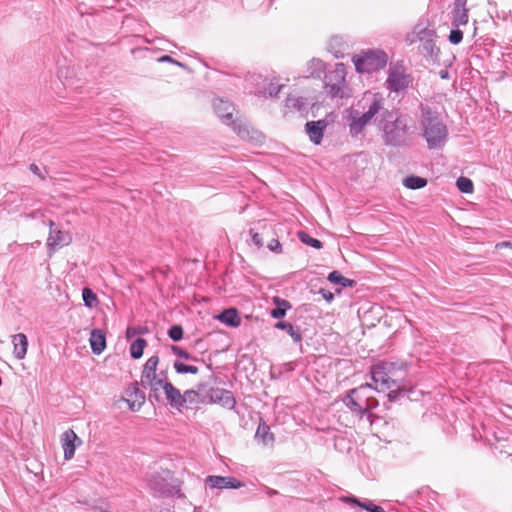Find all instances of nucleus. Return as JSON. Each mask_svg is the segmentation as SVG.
Returning a JSON list of instances; mask_svg holds the SVG:
<instances>
[{
    "instance_id": "1",
    "label": "nucleus",
    "mask_w": 512,
    "mask_h": 512,
    "mask_svg": "<svg viewBox=\"0 0 512 512\" xmlns=\"http://www.w3.org/2000/svg\"><path fill=\"white\" fill-rule=\"evenodd\" d=\"M408 115L402 114L398 109L389 110L384 107L381 117L376 123L382 138L387 146L404 148L413 143V130Z\"/></svg>"
},
{
    "instance_id": "2",
    "label": "nucleus",
    "mask_w": 512,
    "mask_h": 512,
    "mask_svg": "<svg viewBox=\"0 0 512 512\" xmlns=\"http://www.w3.org/2000/svg\"><path fill=\"white\" fill-rule=\"evenodd\" d=\"M361 103L362 108L366 109L360 112L358 109L350 108L347 110V121L349 132L352 137H357L363 133L364 129L372 120L376 122L377 117H381L384 109L385 99L380 93L365 96Z\"/></svg>"
},
{
    "instance_id": "3",
    "label": "nucleus",
    "mask_w": 512,
    "mask_h": 512,
    "mask_svg": "<svg viewBox=\"0 0 512 512\" xmlns=\"http://www.w3.org/2000/svg\"><path fill=\"white\" fill-rule=\"evenodd\" d=\"M213 109L221 121L230 126L237 135L245 141L257 140L258 131L251 128L245 121L234 118L235 106L232 102L222 98L213 100Z\"/></svg>"
},
{
    "instance_id": "4",
    "label": "nucleus",
    "mask_w": 512,
    "mask_h": 512,
    "mask_svg": "<svg viewBox=\"0 0 512 512\" xmlns=\"http://www.w3.org/2000/svg\"><path fill=\"white\" fill-rule=\"evenodd\" d=\"M387 372V368H383L379 362L371 366V380L375 384L373 390L385 392L389 390L387 397L390 402H397L403 398L411 399L410 393L412 389H406L398 383L397 378H392Z\"/></svg>"
},
{
    "instance_id": "5",
    "label": "nucleus",
    "mask_w": 512,
    "mask_h": 512,
    "mask_svg": "<svg viewBox=\"0 0 512 512\" xmlns=\"http://www.w3.org/2000/svg\"><path fill=\"white\" fill-rule=\"evenodd\" d=\"M423 136L429 149L441 148L447 138V127L436 112L427 109L422 118Z\"/></svg>"
},
{
    "instance_id": "6",
    "label": "nucleus",
    "mask_w": 512,
    "mask_h": 512,
    "mask_svg": "<svg viewBox=\"0 0 512 512\" xmlns=\"http://www.w3.org/2000/svg\"><path fill=\"white\" fill-rule=\"evenodd\" d=\"M352 61L358 73H374L383 69L388 62L386 52L380 49H368L361 54L354 55Z\"/></svg>"
},
{
    "instance_id": "7",
    "label": "nucleus",
    "mask_w": 512,
    "mask_h": 512,
    "mask_svg": "<svg viewBox=\"0 0 512 512\" xmlns=\"http://www.w3.org/2000/svg\"><path fill=\"white\" fill-rule=\"evenodd\" d=\"M373 391L372 384H362L356 388H353L347 392L343 397V403L356 415L362 418L367 414L368 396Z\"/></svg>"
},
{
    "instance_id": "8",
    "label": "nucleus",
    "mask_w": 512,
    "mask_h": 512,
    "mask_svg": "<svg viewBox=\"0 0 512 512\" xmlns=\"http://www.w3.org/2000/svg\"><path fill=\"white\" fill-rule=\"evenodd\" d=\"M346 69L343 63H336L333 69L325 70L322 81L327 94L331 98L343 97Z\"/></svg>"
},
{
    "instance_id": "9",
    "label": "nucleus",
    "mask_w": 512,
    "mask_h": 512,
    "mask_svg": "<svg viewBox=\"0 0 512 512\" xmlns=\"http://www.w3.org/2000/svg\"><path fill=\"white\" fill-rule=\"evenodd\" d=\"M413 77L405 72L402 65L390 66L386 79V87L391 92H403L412 84Z\"/></svg>"
},
{
    "instance_id": "10",
    "label": "nucleus",
    "mask_w": 512,
    "mask_h": 512,
    "mask_svg": "<svg viewBox=\"0 0 512 512\" xmlns=\"http://www.w3.org/2000/svg\"><path fill=\"white\" fill-rule=\"evenodd\" d=\"M159 364V357L157 355H153L147 359L144 364L143 371L141 374L140 385L143 388H147V385L161 384V382H165V378H160L157 376V366Z\"/></svg>"
},
{
    "instance_id": "11",
    "label": "nucleus",
    "mask_w": 512,
    "mask_h": 512,
    "mask_svg": "<svg viewBox=\"0 0 512 512\" xmlns=\"http://www.w3.org/2000/svg\"><path fill=\"white\" fill-rule=\"evenodd\" d=\"M211 489H239L244 483L232 476L209 475L205 480Z\"/></svg>"
},
{
    "instance_id": "12",
    "label": "nucleus",
    "mask_w": 512,
    "mask_h": 512,
    "mask_svg": "<svg viewBox=\"0 0 512 512\" xmlns=\"http://www.w3.org/2000/svg\"><path fill=\"white\" fill-rule=\"evenodd\" d=\"M161 388L164 391L165 398L167 400V404L171 409L176 410L178 412H182V398L183 393L180 392L178 388H176L170 381L166 380L165 382H161Z\"/></svg>"
},
{
    "instance_id": "13",
    "label": "nucleus",
    "mask_w": 512,
    "mask_h": 512,
    "mask_svg": "<svg viewBox=\"0 0 512 512\" xmlns=\"http://www.w3.org/2000/svg\"><path fill=\"white\" fill-rule=\"evenodd\" d=\"M339 500L352 508L358 507L367 512H385L381 506L376 505L373 501L366 498L361 499L351 494L341 496Z\"/></svg>"
},
{
    "instance_id": "14",
    "label": "nucleus",
    "mask_w": 512,
    "mask_h": 512,
    "mask_svg": "<svg viewBox=\"0 0 512 512\" xmlns=\"http://www.w3.org/2000/svg\"><path fill=\"white\" fill-rule=\"evenodd\" d=\"M327 126L328 122L325 119L306 122L305 132L314 145L321 144Z\"/></svg>"
},
{
    "instance_id": "15",
    "label": "nucleus",
    "mask_w": 512,
    "mask_h": 512,
    "mask_svg": "<svg viewBox=\"0 0 512 512\" xmlns=\"http://www.w3.org/2000/svg\"><path fill=\"white\" fill-rule=\"evenodd\" d=\"M50 233L47 239V247L50 251H55L59 247L68 245L71 242V236L68 232L54 229L55 223L50 221Z\"/></svg>"
},
{
    "instance_id": "16",
    "label": "nucleus",
    "mask_w": 512,
    "mask_h": 512,
    "mask_svg": "<svg viewBox=\"0 0 512 512\" xmlns=\"http://www.w3.org/2000/svg\"><path fill=\"white\" fill-rule=\"evenodd\" d=\"M208 396L211 402L219 403L227 409H233L236 405L233 393L223 388H211Z\"/></svg>"
},
{
    "instance_id": "17",
    "label": "nucleus",
    "mask_w": 512,
    "mask_h": 512,
    "mask_svg": "<svg viewBox=\"0 0 512 512\" xmlns=\"http://www.w3.org/2000/svg\"><path fill=\"white\" fill-rule=\"evenodd\" d=\"M61 441L64 451V459L71 460L75 455L77 446L82 443L81 439L72 429H68L62 434Z\"/></svg>"
},
{
    "instance_id": "18",
    "label": "nucleus",
    "mask_w": 512,
    "mask_h": 512,
    "mask_svg": "<svg viewBox=\"0 0 512 512\" xmlns=\"http://www.w3.org/2000/svg\"><path fill=\"white\" fill-rule=\"evenodd\" d=\"M150 488L154 491L158 492L163 496H173L178 495V497H182L180 489L176 486L169 484L164 478L160 476H154L149 481Z\"/></svg>"
},
{
    "instance_id": "19",
    "label": "nucleus",
    "mask_w": 512,
    "mask_h": 512,
    "mask_svg": "<svg viewBox=\"0 0 512 512\" xmlns=\"http://www.w3.org/2000/svg\"><path fill=\"white\" fill-rule=\"evenodd\" d=\"M424 493H426L424 489L414 490L407 494L402 501H398V503L405 505L412 512L420 511L425 502Z\"/></svg>"
},
{
    "instance_id": "20",
    "label": "nucleus",
    "mask_w": 512,
    "mask_h": 512,
    "mask_svg": "<svg viewBox=\"0 0 512 512\" xmlns=\"http://www.w3.org/2000/svg\"><path fill=\"white\" fill-rule=\"evenodd\" d=\"M204 387L203 384L198 385V390L194 389H188L184 391L183 393V400H182V411L184 409L186 410H195L197 411L199 409V404L203 403L204 401L201 399L199 391L202 390Z\"/></svg>"
},
{
    "instance_id": "21",
    "label": "nucleus",
    "mask_w": 512,
    "mask_h": 512,
    "mask_svg": "<svg viewBox=\"0 0 512 512\" xmlns=\"http://www.w3.org/2000/svg\"><path fill=\"white\" fill-rule=\"evenodd\" d=\"M327 49L336 59H342L349 54V44L341 36L331 37Z\"/></svg>"
},
{
    "instance_id": "22",
    "label": "nucleus",
    "mask_w": 512,
    "mask_h": 512,
    "mask_svg": "<svg viewBox=\"0 0 512 512\" xmlns=\"http://www.w3.org/2000/svg\"><path fill=\"white\" fill-rule=\"evenodd\" d=\"M467 0H455L453 7L452 26L459 27L468 23V11L465 8Z\"/></svg>"
},
{
    "instance_id": "23",
    "label": "nucleus",
    "mask_w": 512,
    "mask_h": 512,
    "mask_svg": "<svg viewBox=\"0 0 512 512\" xmlns=\"http://www.w3.org/2000/svg\"><path fill=\"white\" fill-rule=\"evenodd\" d=\"M128 396L130 397V399H127L130 410L133 412L139 411L145 403L146 395L144 391L139 388L138 382L132 384V388Z\"/></svg>"
},
{
    "instance_id": "24",
    "label": "nucleus",
    "mask_w": 512,
    "mask_h": 512,
    "mask_svg": "<svg viewBox=\"0 0 512 512\" xmlns=\"http://www.w3.org/2000/svg\"><path fill=\"white\" fill-rule=\"evenodd\" d=\"M89 342L92 353L100 355L106 348V335L101 329L95 328L91 331Z\"/></svg>"
},
{
    "instance_id": "25",
    "label": "nucleus",
    "mask_w": 512,
    "mask_h": 512,
    "mask_svg": "<svg viewBox=\"0 0 512 512\" xmlns=\"http://www.w3.org/2000/svg\"><path fill=\"white\" fill-rule=\"evenodd\" d=\"M221 323L231 328H237L241 324V318L236 308H227L216 317Z\"/></svg>"
},
{
    "instance_id": "26",
    "label": "nucleus",
    "mask_w": 512,
    "mask_h": 512,
    "mask_svg": "<svg viewBox=\"0 0 512 512\" xmlns=\"http://www.w3.org/2000/svg\"><path fill=\"white\" fill-rule=\"evenodd\" d=\"M272 300L274 308L270 310V316L280 321L285 317L287 311L292 308V305L288 300L279 296L273 297Z\"/></svg>"
},
{
    "instance_id": "27",
    "label": "nucleus",
    "mask_w": 512,
    "mask_h": 512,
    "mask_svg": "<svg viewBox=\"0 0 512 512\" xmlns=\"http://www.w3.org/2000/svg\"><path fill=\"white\" fill-rule=\"evenodd\" d=\"M12 343L14 346L13 354L15 358L21 360L25 357L28 349V339L24 333L15 334L12 337Z\"/></svg>"
},
{
    "instance_id": "28",
    "label": "nucleus",
    "mask_w": 512,
    "mask_h": 512,
    "mask_svg": "<svg viewBox=\"0 0 512 512\" xmlns=\"http://www.w3.org/2000/svg\"><path fill=\"white\" fill-rule=\"evenodd\" d=\"M274 328L286 331L291 336L295 343L301 344L302 333L298 326H294L292 323L288 321L280 320L274 324Z\"/></svg>"
},
{
    "instance_id": "29",
    "label": "nucleus",
    "mask_w": 512,
    "mask_h": 512,
    "mask_svg": "<svg viewBox=\"0 0 512 512\" xmlns=\"http://www.w3.org/2000/svg\"><path fill=\"white\" fill-rule=\"evenodd\" d=\"M420 52L425 58L430 59L433 62L439 61L440 49L436 46L434 38L422 42Z\"/></svg>"
},
{
    "instance_id": "30",
    "label": "nucleus",
    "mask_w": 512,
    "mask_h": 512,
    "mask_svg": "<svg viewBox=\"0 0 512 512\" xmlns=\"http://www.w3.org/2000/svg\"><path fill=\"white\" fill-rule=\"evenodd\" d=\"M255 438L265 446L272 445L275 441L274 434L270 432V427L265 422L259 423Z\"/></svg>"
},
{
    "instance_id": "31",
    "label": "nucleus",
    "mask_w": 512,
    "mask_h": 512,
    "mask_svg": "<svg viewBox=\"0 0 512 512\" xmlns=\"http://www.w3.org/2000/svg\"><path fill=\"white\" fill-rule=\"evenodd\" d=\"M327 280L331 284L338 285L343 288H353L356 285L355 280L343 276L338 270L331 271L327 276Z\"/></svg>"
},
{
    "instance_id": "32",
    "label": "nucleus",
    "mask_w": 512,
    "mask_h": 512,
    "mask_svg": "<svg viewBox=\"0 0 512 512\" xmlns=\"http://www.w3.org/2000/svg\"><path fill=\"white\" fill-rule=\"evenodd\" d=\"M326 69V64L319 58H313L307 63L309 76L316 79H321Z\"/></svg>"
},
{
    "instance_id": "33",
    "label": "nucleus",
    "mask_w": 512,
    "mask_h": 512,
    "mask_svg": "<svg viewBox=\"0 0 512 512\" xmlns=\"http://www.w3.org/2000/svg\"><path fill=\"white\" fill-rule=\"evenodd\" d=\"M427 183L428 181L426 178L414 174L407 175L402 181L403 186L410 190L424 188Z\"/></svg>"
},
{
    "instance_id": "34",
    "label": "nucleus",
    "mask_w": 512,
    "mask_h": 512,
    "mask_svg": "<svg viewBox=\"0 0 512 512\" xmlns=\"http://www.w3.org/2000/svg\"><path fill=\"white\" fill-rule=\"evenodd\" d=\"M381 366L384 368H387L389 372H387L389 375L392 376V378H397L398 380L401 378V373L405 369V364L403 362H391V361H378Z\"/></svg>"
},
{
    "instance_id": "35",
    "label": "nucleus",
    "mask_w": 512,
    "mask_h": 512,
    "mask_svg": "<svg viewBox=\"0 0 512 512\" xmlns=\"http://www.w3.org/2000/svg\"><path fill=\"white\" fill-rule=\"evenodd\" d=\"M147 346L146 339L142 337L136 338L131 344L129 348L130 356L133 359H140L143 356L144 349Z\"/></svg>"
},
{
    "instance_id": "36",
    "label": "nucleus",
    "mask_w": 512,
    "mask_h": 512,
    "mask_svg": "<svg viewBox=\"0 0 512 512\" xmlns=\"http://www.w3.org/2000/svg\"><path fill=\"white\" fill-rule=\"evenodd\" d=\"M285 106L295 111H304L307 108V101L304 97H296L289 95L285 100Z\"/></svg>"
},
{
    "instance_id": "37",
    "label": "nucleus",
    "mask_w": 512,
    "mask_h": 512,
    "mask_svg": "<svg viewBox=\"0 0 512 512\" xmlns=\"http://www.w3.org/2000/svg\"><path fill=\"white\" fill-rule=\"evenodd\" d=\"M297 237L301 243H303L307 246H310L314 249L320 250L323 248V243L319 239L312 237L306 231H302V230L298 231Z\"/></svg>"
},
{
    "instance_id": "38",
    "label": "nucleus",
    "mask_w": 512,
    "mask_h": 512,
    "mask_svg": "<svg viewBox=\"0 0 512 512\" xmlns=\"http://www.w3.org/2000/svg\"><path fill=\"white\" fill-rule=\"evenodd\" d=\"M82 299L84 305L88 308L96 307L99 302L96 293L89 287H84L82 289Z\"/></svg>"
},
{
    "instance_id": "39",
    "label": "nucleus",
    "mask_w": 512,
    "mask_h": 512,
    "mask_svg": "<svg viewBox=\"0 0 512 512\" xmlns=\"http://www.w3.org/2000/svg\"><path fill=\"white\" fill-rule=\"evenodd\" d=\"M173 367L178 374H197L199 372L197 366L186 364L179 360L174 361Z\"/></svg>"
},
{
    "instance_id": "40",
    "label": "nucleus",
    "mask_w": 512,
    "mask_h": 512,
    "mask_svg": "<svg viewBox=\"0 0 512 512\" xmlns=\"http://www.w3.org/2000/svg\"><path fill=\"white\" fill-rule=\"evenodd\" d=\"M456 186L461 193L467 194L473 191V182L468 177H459L456 180Z\"/></svg>"
},
{
    "instance_id": "41",
    "label": "nucleus",
    "mask_w": 512,
    "mask_h": 512,
    "mask_svg": "<svg viewBox=\"0 0 512 512\" xmlns=\"http://www.w3.org/2000/svg\"><path fill=\"white\" fill-rule=\"evenodd\" d=\"M169 338L174 342H179L184 337V330L180 324H173L167 332Z\"/></svg>"
},
{
    "instance_id": "42",
    "label": "nucleus",
    "mask_w": 512,
    "mask_h": 512,
    "mask_svg": "<svg viewBox=\"0 0 512 512\" xmlns=\"http://www.w3.org/2000/svg\"><path fill=\"white\" fill-rule=\"evenodd\" d=\"M159 387H161V384L153 383L152 385H147V388L150 389L148 399L151 403H154V402L162 403L163 402V398L160 394Z\"/></svg>"
},
{
    "instance_id": "43",
    "label": "nucleus",
    "mask_w": 512,
    "mask_h": 512,
    "mask_svg": "<svg viewBox=\"0 0 512 512\" xmlns=\"http://www.w3.org/2000/svg\"><path fill=\"white\" fill-rule=\"evenodd\" d=\"M283 85H280L278 83L270 82L268 83L263 90V94L267 95L269 97H277L280 93Z\"/></svg>"
},
{
    "instance_id": "44",
    "label": "nucleus",
    "mask_w": 512,
    "mask_h": 512,
    "mask_svg": "<svg viewBox=\"0 0 512 512\" xmlns=\"http://www.w3.org/2000/svg\"><path fill=\"white\" fill-rule=\"evenodd\" d=\"M171 350L173 354H175L179 358H183L186 360H196V357L192 356L187 350L183 349L180 346L172 345Z\"/></svg>"
},
{
    "instance_id": "45",
    "label": "nucleus",
    "mask_w": 512,
    "mask_h": 512,
    "mask_svg": "<svg viewBox=\"0 0 512 512\" xmlns=\"http://www.w3.org/2000/svg\"><path fill=\"white\" fill-rule=\"evenodd\" d=\"M448 39L452 44H459L463 39V32L459 29V27H453L450 31Z\"/></svg>"
},
{
    "instance_id": "46",
    "label": "nucleus",
    "mask_w": 512,
    "mask_h": 512,
    "mask_svg": "<svg viewBox=\"0 0 512 512\" xmlns=\"http://www.w3.org/2000/svg\"><path fill=\"white\" fill-rule=\"evenodd\" d=\"M436 36V33L432 29L424 28L417 33V38L422 43L426 40H431Z\"/></svg>"
},
{
    "instance_id": "47",
    "label": "nucleus",
    "mask_w": 512,
    "mask_h": 512,
    "mask_svg": "<svg viewBox=\"0 0 512 512\" xmlns=\"http://www.w3.org/2000/svg\"><path fill=\"white\" fill-rule=\"evenodd\" d=\"M267 248L271 252H274L276 254L282 253V244L280 243V241L277 238L271 239L267 244Z\"/></svg>"
},
{
    "instance_id": "48",
    "label": "nucleus",
    "mask_w": 512,
    "mask_h": 512,
    "mask_svg": "<svg viewBox=\"0 0 512 512\" xmlns=\"http://www.w3.org/2000/svg\"><path fill=\"white\" fill-rule=\"evenodd\" d=\"M250 235H251V242L255 246H257L258 248L263 247L264 241H263V237H262V235L260 233L254 232L253 230H250Z\"/></svg>"
},
{
    "instance_id": "49",
    "label": "nucleus",
    "mask_w": 512,
    "mask_h": 512,
    "mask_svg": "<svg viewBox=\"0 0 512 512\" xmlns=\"http://www.w3.org/2000/svg\"><path fill=\"white\" fill-rule=\"evenodd\" d=\"M69 74H70V70L69 69H66V72H65V81H61L63 86L65 88H73V83L69 80ZM64 76V71L63 70H60L59 71V74H58V78L60 80H62Z\"/></svg>"
},
{
    "instance_id": "50",
    "label": "nucleus",
    "mask_w": 512,
    "mask_h": 512,
    "mask_svg": "<svg viewBox=\"0 0 512 512\" xmlns=\"http://www.w3.org/2000/svg\"><path fill=\"white\" fill-rule=\"evenodd\" d=\"M318 293L323 297V299L328 302V303H331L333 300H334V293L331 292L330 290L328 289H325V288H320Z\"/></svg>"
},
{
    "instance_id": "51",
    "label": "nucleus",
    "mask_w": 512,
    "mask_h": 512,
    "mask_svg": "<svg viewBox=\"0 0 512 512\" xmlns=\"http://www.w3.org/2000/svg\"><path fill=\"white\" fill-rule=\"evenodd\" d=\"M378 404H379L378 400L370 393L368 396L367 404L365 405V406H367V413L370 412L371 410L375 409L378 406Z\"/></svg>"
},
{
    "instance_id": "52",
    "label": "nucleus",
    "mask_w": 512,
    "mask_h": 512,
    "mask_svg": "<svg viewBox=\"0 0 512 512\" xmlns=\"http://www.w3.org/2000/svg\"><path fill=\"white\" fill-rule=\"evenodd\" d=\"M158 61L159 62H168V63L175 64L177 66H180V67H184V65L181 62L173 59L170 55H163L158 58Z\"/></svg>"
},
{
    "instance_id": "53",
    "label": "nucleus",
    "mask_w": 512,
    "mask_h": 512,
    "mask_svg": "<svg viewBox=\"0 0 512 512\" xmlns=\"http://www.w3.org/2000/svg\"><path fill=\"white\" fill-rule=\"evenodd\" d=\"M29 169L33 174L37 175L39 178L45 179V176L41 173L40 168L35 163L30 164Z\"/></svg>"
},
{
    "instance_id": "54",
    "label": "nucleus",
    "mask_w": 512,
    "mask_h": 512,
    "mask_svg": "<svg viewBox=\"0 0 512 512\" xmlns=\"http://www.w3.org/2000/svg\"><path fill=\"white\" fill-rule=\"evenodd\" d=\"M138 333H140V331H137L136 329L129 327L126 330V338L129 340Z\"/></svg>"
},
{
    "instance_id": "55",
    "label": "nucleus",
    "mask_w": 512,
    "mask_h": 512,
    "mask_svg": "<svg viewBox=\"0 0 512 512\" xmlns=\"http://www.w3.org/2000/svg\"><path fill=\"white\" fill-rule=\"evenodd\" d=\"M504 247H508V248L512 249V243L509 241H504V242H500V243L496 244V246H495L496 249H501Z\"/></svg>"
},
{
    "instance_id": "56",
    "label": "nucleus",
    "mask_w": 512,
    "mask_h": 512,
    "mask_svg": "<svg viewBox=\"0 0 512 512\" xmlns=\"http://www.w3.org/2000/svg\"><path fill=\"white\" fill-rule=\"evenodd\" d=\"M439 76L441 79H449L450 78V74H449V71L446 70V69H442L439 71Z\"/></svg>"
},
{
    "instance_id": "57",
    "label": "nucleus",
    "mask_w": 512,
    "mask_h": 512,
    "mask_svg": "<svg viewBox=\"0 0 512 512\" xmlns=\"http://www.w3.org/2000/svg\"><path fill=\"white\" fill-rule=\"evenodd\" d=\"M471 430H472V433H471L472 440L474 442H477L478 441V437H477V434H476V426L474 424L472 425Z\"/></svg>"
},
{
    "instance_id": "58",
    "label": "nucleus",
    "mask_w": 512,
    "mask_h": 512,
    "mask_svg": "<svg viewBox=\"0 0 512 512\" xmlns=\"http://www.w3.org/2000/svg\"><path fill=\"white\" fill-rule=\"evenodd\" d=\"M493 42H494V40L489 37H487L485 39L482 38V45H484V46L491 45Z\"/></svg>"
},
{
    "instance_id": "59",
    "label": "nucleus",
    "mask_w": 512,
    "mask_h": 512,
    "mask_svg": "<svg viewBox=\"0 0 512 512\" xmlns=\"http://www.w3.org/2000/svg\"><path fill=\"white\" fill-rule=\"evenodd\" d=\"M157 376H159L160 378H165L166 380H168L167 379V371L166 370L160 371L159 373H157Z\"/></svg>"
},
{
    "instance_id": "60",
    "label": "nucleus",
    "mask_w": 512,
    "mask_h": 512,
    "mask_svg": "<svg viewBox=\"0 0 512 512\" xmlns=\"http://www.w3.org/2000/svg\"><path fill=\"white\" fill-rule=\"evenodd\" d=\"M277 493H278V492H277L276 490H272V489H270V490H269V492H268V494H269L270 496L275 495V494H277Z\"/></svg>"
}]
</instances>
